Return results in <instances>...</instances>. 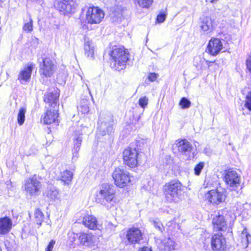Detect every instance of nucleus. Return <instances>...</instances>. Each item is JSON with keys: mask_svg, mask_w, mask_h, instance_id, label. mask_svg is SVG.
Returning a JSON list of instances; mask_svg holds the SVG:
<instances>
[{"mask_svg": "<svg viewBox=\"0 0 251 251\" xmlns=\"http://www.w3.org/2000/svg\"><path fill=\"white\" fill-rule=\"evenodd\" d=\"M115 191L112 185L104 183L100 186L96 194V201L109 209L115 203Z\"/></svg>", "mask_w": 251, "mask_h": 251, "instance_id": "obj_1", "label": "nucleus"}, {"mask_svg": "<svg viewBox=\"0 0 251 251\" xmlns=\"http://www.w3.org/2000/svg\"><path fill=\"white\" fill-rule=\"evenodd\" d=\"M165 197L170 202H178L182 192V184L178 180H172L165 184L163 187Z\"/></svg>", "mask_w": 251, "mask_h": 251, "instance_id": "obj_2", "label": "nucleus"}, {"mask_svg": "<svg viewBox=\"0 0 251 251\" xmlns=\"http://www.w3.org/2000/svg\"><path fill=\"white\" fill-rule=\"evenodd\" d=\"M109 54L112 59V67L118 71L125 68L127 61L129 59V53L124 47H115Z\"/></svg>", "mask_w": 251, "mask_h": 251, "instance_id": "obj_3", "label": "nucleus"}, {"mask_svg": "<svg viewBox=\"0 0 251 251\" xmlns=\"http://www.w3.org/2000/svg\"><path fill=\"white\" fill-rule=\"evenodd\" d=\"M23 187L27 197H35L41 193L42 184L34 175L25 180Z\"/></svg>", "mask_w": 251, "mask_h": 251, "instance_id": "obj_4", "label": "nucleus"}, {"mask_svg": "<svg viewBox=\"0 0 251 251\" xmlns=\"http://www.w3.org/2000/svg\"><path fill=\"white\" fill-rule=\"evenodd\" d=\"M113 120L109 114L100 113L98 121L99 134L102 136L111 134L113 130Z\"/></svg>", "mask_w": 251, "mask_h": 251, "instance_id": "obj_5", "label": "nucleus"}, {"mask_svg": "<svg viewBox=\"0 0 251 251\" xmlns=\"http://www.w3.org/2000/svg\"><path fill=\"white\" fill-rule=\"evenodd\" d=\"M39 72L45 77H51L55 72L57 68L53 60L50 57H45L38 59Z\"/></svg>", "mask_w": 251, "mask_h": 251, "instance_id": "obj_6", "label": "nucleus"}, {"mask_svg": "<svg viewBox=\"0 0 251 251\" xmlns=\"http://www.w3.org/2000/svg\"><path fill=\"white\" fill-rule=\"evenodd\" d=\"M112 177L116 185L123 188L130 181V177L128 172L123 168H116L112 173Z\"/></svg>", "mask_w": 251, "mask_h": 251, "instance_id": "obj_7", "label": "nucleus"}, {"mask_svg": "<svg viewBox=\"0 0 251 251\" xmlns=\"http://www.w3.org/2000/svg\"><path fill=\"white\" fill-rule=\"evenodd\" d=\"M139 152L135 148L128 147L123 152V160L124 163L133 168L139 164Z\"/></svg>", "mask_w": 251, "mask_h": 251, "instance_id": "obj_8", "label": "nucleus"}, {"mask_svg": "<svg viewBox=\"0 0 251 251\" xmlns=\"http://www.w3.org/2000/svg\"><path fill=\"white\" fill-rule=\"evenodd\" d=\"M104 14L102 10L98 7H89L86 13V20L90 24H98L103 19Z\"/></svg>", "mask_w": 251, "mask_h": 251, "instance_id": "obj_9", "label": "nucleus"}, {"mask_svg": "<svg viewBox=\"0 0 251 251\" xmlns=\"http://www.w3.org/2000/svg\"><path fill=\"white\" fill-rule=\"evenodd\" d=\"M79 240L82 246L92 250L97 248L99 243V237L90 233H80Z\"/></svg>", "mask_w": 251, "mask_h": 251, "instance_id": "obj_10", "label": "nucleus"}, {"mask_svg": "<svg viewBox=\"0 0 251 251\" xmlns=\"http://www.w3.org/2000/svg\"><path fill=\"white\" fill-rule=\"evenodd\" d=\"M224 178L226 184L231 187L237 188L240 185V176L232 169H228L225 172Z\"/></svg>", "mask_w": 251, "mask_h": 251, "instance_id": "obj_11", "label": "nucleus"}, {"mask_svg": "<svg viewBox=\"0 0 251 251\" xmlns=\"http://www.w3.org/2000/svg\"><path fill=\"white\" fill-rule=\"evenodd\" d=\"M77 3L73 0H59L55 4V7L64 14L74 13Z\"/></svg>", "mask_w": 251, "mask_h": 251, "instance_id": "obj_12", "label": "nucleus"}, {"mask_svg": "<svg viewBox=\"0 0 251 251\" xmlns=\"http://www.w3.org/2000/svg\"><path fill=\"white\" fill-rule=\"evenodd\" d=\"M126 237L129 243L139 244L143 239V233L139 228L133 227L126 231Z\"/></svg>", "mask_w": 251, "mask_h": 251, "instance_id": "obj_13", "label": "nucleus"}, {"mask_svg": "<svg viewBox=\"0 0 251 251\" xmlns=\"http://www.w3.org/2000/svg\"><path fill=\"white\" fill-rule=\"evenodd\" d=\"M59 96V90L57 89H53L46 93L44 97V101L49 103L51 108H58V97Z\"/></svg>", "mask_w": 251, "mask_h": 251, "instance_id": "obj_14", "label": "nucleus"}, {"mask_svg": "<svg viewBox=\"0 0 251 251\" xmlns=\"http://www.w3.org/2000/svg\"><path fill=\"white\" fill-rule=\"evenodd\" d=\"M84 50L85 55L90 60L94 59L95 45L94 42L87 36L84 37Z\"/></svg>", "mask_w": 251, "mask_h": 251, "instance_id": "obj_15", "label": "nucleus"}, {"mask_svg": "<svg viewBox=\"0 0 251 251\" xmlns=\"http://www.w3.org/2000/svg\"><path fill=\"white\" fill-rule=\"evenodd\" d=\"M222 215H221V231L223 230V228L226 227L227 223L234 219L235 216L234 213L229 209L226 208L222 211Z\"/></svg>", "mask_w": 251, "mask_h": 251, "instance_id": "obj_16", "label": "nucleus"}, {"mask_svg": "<svg viewBox=\"0 0 251 251\" xmlns=\"http://www.w3.org/2000/svg\"><path fill=\"white\" fill-rule=\"evenodd\" d=\"M205 51L213 56L218 54L220 51V39L215 38H211Z\"/></svg>", "mask_w": 251, "mask_h": 251, "instance_id": "obj_17", "label": "nucleus"}, {"mask_svg": "<svg viewBox=\"0 0 251 251\" xmlns=\"http://www.w3.org/2000/svg\"><path fill=\"white\" fill-rule=\"evenodd\" d=\"M83 223L85 226L90 229H100V225L96 218L92 215H86L83 218Z\"/></svg>", "mask_w": 251, "mask_h": 251, "instance_id": "obj_18", "label": "nucleus"}, {"mask_svg": "<svg viewBox=\"0 0 251 251\" xmlns=\"http://www.w3.org/2000/svg\"><path fill=\"white\" fill-rule=\"evenodd\" d=\"M32 70L33 66L32 65H30L27 67L24 68L23 70L20 72L18 79L22 84H25L27 81H29Z\"/></svg>", "mask_w": 251, "mask_h": 251, "instance_id": "obj_19", "label": "nucleus"}, {"mask_svg": "<svg viewBox=\"0 0 251 251\" xmlns=\"http://www.w3.org/2000/svg\"><path fill=\"white\" fill-rule=\"evenodd\" d=\"M12 226V221L8 217L0 218V234L4 235L8 233Z\"/></svg>", "mask_w": 251, "mask_h": 251, "instance_id": "obj_20", "label": "nucleus"}, {"mask_svg": "<svg viewBox=\"0 0 251 251\" xmlns=\"http://www.w3.org/2000/svg\"><path fill=\"white\" fill-rule=\"evenodd\" d=\"M82 133L80 132L79 130H76L74 133L73 137V141L74 143V148L73 150V158H74L75 156H77V154L79 151L80 147L82 141Z\"/></svg>", "mask_w": 251, "mask_h": 251, "instance_id": "obj_21", "label": "nucleus"}, {"mask_svg": "<svg viewBox=\"0 0 251 251\" xmlns=\"http://www.w3.org/2000/svg\"><path fill=\"white\" fill-rule=\"evenodd\" d=\"M57 111L58 108H53L52 110L51 109L48 110L43 118L44 123L48 125L55 122L58 116Z\"/></svg>", "mask_w": 251, "mask_h": 251, "instance_id": "obj_22", "label": "nucleus"}, {"mask_svg": "<svg viewBox=\"0 0 251 251\" xmlns=\"http://www.w3.org/2000/svg\"><path fill=\"white\" fill-rule=\"evenodd\" d=\"M215 27L214 20L210 17H205L202 18L201 28L203 31L210 32Z\"/></svg>", "mask_w": 251, "mask_h": 251, "instance_id": "obj_23", "label": "nucleus"}, {"mask_svg": "<svg viewBox=\"0 0 251 251\" xmlns=\"http://www.w3.org/2000/svg\"><path fill=\"white\" fill-rule=\"evenodd\" d=\"M205 197L213 204L217 205L220 201V194L217 189L210 190L205 195Z\"/></svg>", "mask_w": 251, "mask_h": 251, "instance_id": "obj_24", "label": "nucleus"}, {"mask_svg": "<svg viewBox=\"0 0 251 251\" xmlns=\"http://www.w3.org/2000/svg\"><path fill=\"white\" fill-rule=\"evenodd\" d=\"M176 247L175 242L170 238H168L161 242L160 251H172L176 249Z\"/></svg>", "mask_w": 251, "mask_h": 251, "instance_id": "obj_25", "label": "nucleus"}, {"mask_svg": "<svg viewBox=\"0 0 251 251\" xmlns=\"http://www.w3.org/2000/svg\"><path fill=\"white\" fill-rule=\"evenodd\" d=\"M192 149V145L186 140H181L178 143V151L184 154L189 153Z\"/></svg>", "mask_w": 251, "mask_h": 251, "instance_id": "obj_26", "label": "nucleus"}, {"mask_svg": "<svg viewBox=\"0 0 251 251\" xmlns=\"http://www.w3.org/2000/svg\"><path fill=\"white\" fill-rule=\"evenodd\" d=\"M23 30L26 33H30L33 31V20L31 15L27 14L26 19L24 20Z\"/></svg>", "mask_w": 251, "mask_h": 251, "instance_id": "obj_27", "label": "nucleus"}, {"mask_svg": "<svg viewBox=\"0 0 251 251\" xmlns=\"http://www.w3.org/2000/svg\"><path fill=\"white\" fill-rule=\"evenodd\" d=\"M80 233L77 234L74 232L69 233V240L73 248H75L80 244L79 240Z\"/></svg>", "mask_w": 251, "mask_h": 251, "instance_id": "obj_28", "label": "nucleus"}, {"mask_svg": "<svg viewBox=\"0 0 251 251\" xmlns=\"http://www.w3.org/2000/svg\"><path fill=\"white\" fill-rule=\"evenodd\" d=\"M58 193V191L55 187H51L46 190L44 196L49 200L52 201L57 198Z\"/></svg>", "mask_w": 251, "mask_h": 251, "instance_id": "obj_29", "label": "nucleus"}, {"mask_svg": "<svg viewBox=\"0 0 251 251\" xmlns=\"http://www.w3.org/2000/svg\"><path fill=\"white\" fill-rule=\"evenodd\" d=\"M211 248L214 251H220V234L215 233L211 238Z\"/></svg>", "mask_w": 251, "mask_h": 251, "instance_id": "obj_30", "label": "nucleus"}, {"mask_svg": "<svg viewBox=\"0 0 251 251\" xmlns=\"http://www.w3.org/2000/svg\"><path fill=\"white\" fill-rule=\"evenodd\" d=\"M73 178L72 173L68 170H65L61 173V179L65 184H69Z\"/></svg>", "mask_w": 251, "mask_h": 251, "instance_id": "obj_31", "label": "nucleus"}, {"mask_svg": "<svg viewBox=\"0 0 251 251\" xmlns=\"http://www.w3.org/2000/svg\"><path fill=\"white\" fill-rule=\"evenodd\" d=\"M78 110L82 114H87L89 111V107L88 106V102L86 100H82L79 105L77 106Z\"/></svg>", "mask_w": 251, "mask_h": 251, "instance_id": "obj_32", "label": "nucleus"}, {"mask_svg": "<svg viewBox=\"0 0 251 251\" xmlns=\"http://www.w3.org/2000/svg\"><path fill=\"white\" fill-rule=\"evenodd\" d=\"M25 112L26 109L25 107L20 108L17 116V122L19 126H22L25 122Z\"/></svg>", "mask_w": 251, "mask_h": 251, "instance_id": "obj_33", "label": "nucleus"}, {"mask_svg": "<svg viewBox=\"0 0 251 251\" xmlns=\"http://www.w3.org/2000/svg\"><path fill=\"white\" fill-rule=\"evenodd\" d=\"M34 216L36 223L40 226L41 225V223L44 219L43 213L39 209H36L34 212Z\"/></svg>", "mask_w": 251, "mask_h": 251, "instance_id": "obj_34", "label": "nucleus"}, {"mask_svg": "<svg viewBox=\"0 0 251 251\" xmlns=\"http://www.w3.org/2000/svg\"><path fill=\"white\" fill-rule=\"evenodd\" d=\"M231 40H225L222 37V33H221V52H225L227 51L229 49V44Z\"/></svg>", "mask_w": 251, "mask_h": 251, "instance_id": "obj_35", "label": "nucleus"}, {"mask_svg": "<svg viewBox=\"0 0 251 251\" xmlns=\"http://www.w3.org/2000/svg\"><path fill=\"white\" fill-rule=\"evenodd\" d=\"M179 105L182 109H187L190 106L191 102L187 98L183 97L180 100Z\"/></svg>", "mask_w": 251, "mask_h": 251, "instance_id": "obj_36", "label": "nucleus"}, {"mask_svg": "<svg viewBox=\"0 0 251 251\" xmlns=\"http://www.w3.org/2000/svg\"><path fill=\"white\" fill-rule=\"evenodd\" d=\"M138 4L143 8H148L152 3L153 0H136Z\"/></svg>", "mask_w": 251, "mask_h": 251, "instance_id": "obj_37", "label": "nucleus"}, {"mask_svg": "<svg viewBox=\"0 0 251 251\" xmlns=\"http://www.w3.org/2000/svg\"><path fill=\"white\" fill-rule=\"evenodd\" d=\"M212 225L214 231H219L220 230V218L219 215L213 219Z\"/></svg>", "mask_w": 251, "mask_h": 251, "instance_id": "obj_38", "label": "nucleus"}, {"mask_svg": "<svg viewBox=\"0 0 251 251\" xmlns=\"http://www.w3.org/2000/svg\"><path fill=\"white\" fill-rule=\"evenodd\" d=\"M244 106L249 111H251V93L247 95Z\"/></svg>", "mask_w": 251, "mask_h": 251, "instance_id": "obj_39", "label": "nucleus"}, {"mask_svg": "<svg viewBox=\"0 0 251 251\" xmlns=\"http://www.w3.org/2000/svg\"><path fill=\"white\" fill-rule=\"evenodd\" d=\"M148 101L149 99L148 97L146 96H144L140 98L139 100V104L142 108L144 109L145 107L148 105Z\"/></svg>", "mask_w": 251, "mask_h": 251, "instance_id": "obj_40", "label": "nucleus"}, {"mask_svg": "<svg viewBox=\"0 0 251 251\" xmlns=\"http://www.w3.org/2000/svg\"><path fill=\"white\" fill-rule=\"evenodd\" d=\"M204 163L203 162H200L197 164L194 168L195 174L197 176L200 175L201 170L203 168Z\"/></svg>", "mask_w": 251, "mask_h": 251, "instance_id": "obj_41", "label": "nucleus"}, {"mask_svg": "<svg viewBox=\"0 0 251 251\" xmlns=\"http://www.w3.org/2000/svg\"><path fill=\"white\" fill-rule=\"evenodd\" d=\"M153 225L154 226L158 229L161 232H162L164 230V227L159 220H156L153 221Z\"/></svg>", "mask_w": 251, "mask_h": 251, "instance_id": "obj_42", "label": "nucleus"}, {"mask_svg": "<svg viewBox=\"0 0 251 251\" xmlns=\"http://www.w3.org/2000/svg\"><path fill=\"white\" fill-rule=\"evenodd\" d=\"M227 248V247L226 244L225 239V238H223L222 236L221 235V251H226Z\"/></svg>", "mask_w": 251, "mask_h": 251, "instance_id": "obj_43", "label": "nucleus"}, {"mask_svg": "<svg viewBox=\"0 0 251 251\" xmlns=\"http://www.w3.org/2000/svg\"><path fill=\"white\" fill-rule=\"evenodd\" d=\"M165 18L166 15L165 14L161 13L157 16L156 20L158 23H161L165 21Z\"/></svg>", "mask_w": 251, "mask_h": 251, "instance_id": "obj_44", "label": "nucleus"}, {"mask_svg": "<svg viewBox=\"0 0 251 251\" xmlns=\"http://www.w3.org/2000/svg\"><path fill=\"white\" fill-rule=\"evenodd\" d=\"M55 243V242L53 240H51L46 248V251H52Z\"/></svg>", "mask_w": 251, "mask_h": 251, "instance_id": "obj_45", "label": "nucleus"}, {"mask_svg": "<svg viewBox=\"0 0 251 251\" xmlns=\"http://www.w3.org/2000/svg\"><path fill=\"white\" fill-rule=\"evenodd\" d=\"M227 194L226 190L225 189H223L222 191H221V203L222 201H225L226 198Z\"/></svg>", "mask_w": 251, "mask_h": 251, "instance_id": "obj_46", "label": "nucleus"}, {"mask_svg": "<svg viewBox=\"0 0 251 251\" xmlns=\"http://www.w3.org/2000/svg\"><path fill=\"white\" fill-rule=\"evenodd\" d=\"M157 78V75L155 73H150L148 76V79L151 81H154Z\"/></svg>", "mask_w": 251, "mask_h": 251, "instance_id": "obj_47", "label": "nucleus"}, {"mask_svg": "<svg viewBox=\"0 0 251 251\" xmlns=\"http://www.w3.org/2000/svg\"><path fill=\"white\" fill-rule=\"evenodd\" d=\"M246 65L247 68L251 73V56L246 61Z\"/></svg>", "mask_w": 251, "mask_h": 251, "instance_id": "obj_48", "label": "nucleus"}, {"mask_svg": "<svg viewBox=\"0 0 251 251\" xmlns=\"http://www.w3.org/2000/svg\"><path fill=\"white\" fill-rule=\"evenodd\" d=\"M222 37L225 40H230V35L229 34L222 33Z\"/></svg>", "mask_w": 251, "mask_h": 251, "instance_id": "obj_49", "label": "nucleus"}, {"mask_svg": "<svg viewBox=\"0 0 251 251\" xmlns=\"http://www.w3.org/2000/svg\"><path fill=\"white\" fill-rule=\"evenodd\" d=\"M138 251H152L151 250L147 247H144L143 248H140Z\"/></svg>", "mask_w": 251, "mask_h": 251, "instance_id": "obj_50", "label": "nucleus"}, {"mask_svg": "<svg viewBox=\"0 0 251 251\" xmlns=\"http://www.w3.org/2000/svg\"><path fill=\"white\" fill-rule=\"evenodd\" d=\"M218 0H210V2L211 3H215L218 1Z\"/></svg>", "mask_w": 251, "mask_h": 251, "instance_id": "obj_51", "label": "nucleus"}, {"mask_svg": "<svg viewBox=\"0 0 251 251\" xmlns=\"http://www.w3.org/2000/svg\"><path fill=\"white\" fill-rule=\"evenodd\" d=\"M244 234V230L242 232V234Z\"/></svg>", "mask_w": 251, "mask_h": 251, "instance_id": "obj_52", "label": "nucleus"}]
</instances>
